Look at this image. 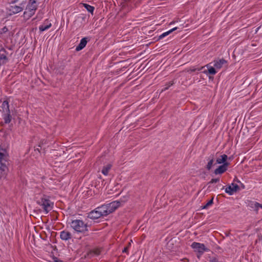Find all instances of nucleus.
Masks as SVG:
<instances>
[{"mask_svg":"<svg viewBox=\"0 0 262 262\" xmlns=\"http://www.w3.org/2000/svg\"><path fill=\"white\" fill-rule=\"evenodd\" d=\"M2 108L5 113H10L9 102L7 100H4L2 103Z\"/></svg>","mask_w":262,"mask_h":262,"instance_id":"19","label":"nucleus"},{"mask_svg":"<svg viewBox=\"0 0 262 262\" xmlns=\"http://www.w3.org/2000/svg\"><path fill=\"white\" fill-rule=\"evenodd\" d=\"M54 262H63L62 260L56 259L54 260Z\"/></svg>","mask_w":262,"mask_h":262,"instance_id":"34","label":"nucleus"},{"mask_svg":"<svg viewBox=\"0 0 262 262\" xmlns=\"http://www.w3.org/2000/svg\"><path fill=\"white\" fill-rule=\"evenodd\" d=\"M8 31V28L5 26L0 30V34H2Z\"/></svg>","mask_w":262,"mask_h":262,"instance_id":"28","label":"nucleus"},{"mask_svg":"<svg viewBox=\"0 0 262 262\" xmlns=\"http://www.w3.org/2000/svg\"><path fill=\"white\" fill-rule=\"evenodd\" d=\"M35 200L37 204L42 207L46 214L52 209L54 204L49 199L48 196L45 194H41L40 198L35 196Z\"/></svg>","mask_w":262,"mask_h":262,"instance_id":"2","label":"nucleus"},{"mask_svg":"<svg viewBox=\"0 0 262 262\" xmlns=\"http://www.w3.org/2000/svg\"><path fill=\"white\" fill-rule=\"evenodd\" d=\"M219 178L212 179L211 181L208 183L209 184L215 183L219 182Z\"/></svg>","mask_w":262,"mask_h":262,"instance_id":"30","label":"nucleus"},{"mask_svg":"<svg viewBox=\"0 0 262 262\" xmlns=\"http://www.w3.org/2000/svg\"><path fill=\"white\" fill-rule=\"evenodd\" d=\"M1 102V100H0V102Z\"/></svg>","mask_w":262,"mask_h":262,"instance_id":"38","label":"nucleus"},{"mask_svg":"<svg viewBox=\"0 0 262 262\" xmlns=\"http://www.w3.org/2000/svg\"><path fill=\"white\" fill-rule=\"evenodd\" d=\"M120 204L121 203L119 201H114L98 207L97 209L99 211V213L102 214V216H106L117 209L120 206Z\"/></svg>","mask_w":262,"mask_h":262,"instance_id":"3","label":"nucleus"},{"mask_svg":"<svg viewBox=\"0 0 262 262\" xmlns=\"http://www.w3.org/2000/svg\"><path fill=\"white\" fill-rule=\"evenodd\" d=\"M126 1H129L130 0H126Z\"/></svg>","mask_w":262,"mask_h":262,"instance_id":"37","label":"nucleus"},{"mask_svg":"<svg viewBox=\"0 0 262 262\" xmlns=\"http://www.w3.org/2000/svg\"><path fill=\"white\" fill-rule=\"evenodd\" d=\"M102 216V214L99 213V211L96 208L94 210L91 211L88 214V217L91 219H98Z\"/></svg>","mask_w":262,"mask_h":262,"instance_id":"12","label":"nucleus"},{"mask_svg":"<svg viewBox=\"0 0 262 262\" xmlns=\"http://www.w3.org/2000/svg\"><path fill=\"white\" fill-rule=\"evenodd\" d=\"M14 1L17 2L18 0H13Z\"/></svg>","mask_w":262,"mask_h":262,"instance_id":"36","label":"nucleus"},{"mask_svg":"<svg viewBox=\"0 0 262 262\" xmlns=\"http://www.w3.org/2000/svg\"><path fill=\"white\" fill-rule=\"evenodd\" d=\"M248 206L256 211H257L259 208H262V205L256 202H250Z\"/></svg>","mask_w":262,"mask_h":262,"instance_id":"16","label":"nucleus"},{"mask_svg":"<svg viewBox=\"0 0 262 262\" xmlns=\"http://www.w3.org/2000/svg\"><path fill=\"white\" fill-rule=\"evenodd\" d=\"M211 63H209L205 66V67L207 68L208 71H204V73L207 74L208 72L209 74L214 75L217 73V71H216V69L214 67H213L211 66Z\"/></svg>","mask_w":262,"mask_h":262,"instance_id":"17","label":"nucleus"},{"mask_svg":"<svg viewBox=\"0 0 262 262\" xmlns=\"http://www.w3.org/2000/svg\"><path fill=\"white\" fill-rule=\"evenodd\" d=\"M112 165L111 164H108L104 166L101 170L102 173L104 175L107 176L108 173L110 170L112 168Z\"/></svg>","mask_w":262,"mask_h":262,"instance_id":"20","label":"nucleus"},{"mask_svg":"<svg viewBox=\"0 0 262 262\" xmlns=\"http://www.w3.org/2000/svg\"><path fill=\"white\" fill-rule=\"evenodd\" d=\"M87 39L88 38L86 37H84L81 39L80 43L76 48V50L77 51L81 50L86 46L88 42Z\"/></svg>","mask_w":262,"mask_h":262,"instance_id":"15","label":"nucleus"},{"mask_svg":"<svg viewBox=\"0 0 262 262\" xmlns=\"http://www.w3.org/2000/svg\"><path fill=\"white\" fill-rule=\"evenodd\" d=\"M173 81H170V82H168L167 84H166L165 85V86H165L164 88H163V89H162V92H163V91H166V90H168V88H169L170 86H171V85H173Z\"/></svg>","mask_w":262,"mask_h":262,"instance_id":"27","label":"nucleus"},{"mask_svg":"<svg viewBox=\"0 0 262 262\" xmlns=\"http://www.w3.org/2000/svg\"><path fill=\"white\" fill-rule=\"evenodd\" d=\"M229 165V163H224L223 165L220 166L216 168L214 173L215 174H222L227 170V167Z\"/></svg>","mask_w":262,"mask_h":262,"instance_id":"11","label":"nucleus"},{"mask_svg":"<svg viewBox=\"0 0 262 262\" xmlns=\"http://www.w3.org/2000/svg\"><path fill=\"white\" fill-rule=\"evenodd\" d=\"M36 150H37L39 152H40L39 148H37Z\"/></svg>","mask_w":262,"mask_h":262,"instance_id":"35","label":"nucleus"},{"mask_svg":"<svg viewBox=\"0 0 262 262\" xmlns=\"http://www.w3.org/2000/svg\"><path fill=\"white\" fill-rule=\"evenodd\" d=\"M9 161L8 151L0 145V180L7 174Z\"/></svg>","mask_w":262,"mask_h":262,"instance_id":"1","label":"nucleus"},{"mask_svg":"<svg viewBox=\"0 0 262 262\" xmlns=\"http://www.w3.org/2000/svg\"><path fill=\"white\" fill-rule=\"evenodd\" d=\"M7 54L8 52L5 49L2 48L0 50V66L5 64L8 61Z\"/></svg>","mask_w":262,"mask_h":262,"instance_id":"9","label":"nucleus"},{"mask_svg":"<svg viewBox=\"0 0 262 262\" xmlns=\"http://www.w3.org/2000/svg\"><path fill=\"white\" fill-rule=\"evenodd\" d=\"M37 7L38 4L36 0H29L26 10L24 12V17L27 19L31 17L35 14Z\"/></svg>","mask_w":262,"mask_h":262,"instance_id":"5","label":"nucleus"},{"mask_svg":"<svg viewBox=\"0 0 262 262\" xmlns=\"http://www.w3.org/2000/svg\"><path fill=\"white\" fill-rule=\"evenodd\" d=\"M11 116L10 113H6L4 117L5 123L6 124L9 123L11 121Z\"/></svg>","mask_w":262,"mask_h":262,"instance_id":"23","label":"nucleus"},{"mask_svg":"<svg viewBox=\"0 0 262 262\" xmlns=\"http://www.w3.org/2000/svg\"><path fill=\"white\" fill-rule=\"evenodd\" d=\"M208 162L206 165V168L209 170L211 169V168H212V165L213 164V163H214V156L213 155H211L209 158H208Z\"/></svg>","mask_w":262,"mask_h":262,"instance_id":"21","label":"nucleus"},{"mask_svg":"<svg viewBox=\"0 0 262 262\" xmlns=\"http://www.w3.org/2000/svg\"><path fill=\"white\" fill-rule=\"evenodd\" d=\"M60 238L63 241L70 239L72 236L70 232L66 230L62 231L60 234Z\"/></svg>","mask_w":262,"mask_h":262,"instance_id":"13","label":"nucleus"},{"mask_svg":"<svg viewBox=\"0 0 262 262\" xmlns=\"http://www.w3.org/2000/svg\"><path fill=\"white\" fill-rule=\"evenodd\" d=\"M83 5L84 7L88 11L91 13L92 14L93 13V12L95 9L94 7L93 6H92L87 4H83Z\"/></svg>","mask_w":262,"mask_h":262,"instance_id":"24","label":"nucleus"},{"mask_svg":"<svg viewBox=\"0 0 262 262\" xmlns=\"http://www.w3.org/2000/svg\"><path fill=\"white\" fill-rule=\"evenodd\" d=\"M51 26V23L48 19H46L43 24L39 27V30L40 32H43L49 29Z\"/></svg>","mask_w":262,"mask_h":262,"instance_id":"14","label":"nucleus"},{"mask_svg":"<svg viewBox=\"0 0 262 262\" xmlns=\"http://www.w3.org/2000/svg\"><path fill=\"white\" fill-rule=\"evenodd\" d=\"M228 158V156L225 155L223 154L221 155L219 158H217L216 159V163L217 164H224V163H228L226 161Z\"/></svg>","mask_w":262,"mask_h":262,"instance_id":"18","label":"nucleus"},{"mask_svg":"<svg viewBox=\"0 0 262 262\" xmlns=\"http://www.w3.org/2000/svg\"><path fill=\"white\" fill-rule=\"evenodd\" d=\"M177 29V27H175V28H174L169 30L168 31H167L166 32L163 33V34H162L161 35L159 36V39H161L163 38L164 37H165V36H167L170 33H171L173 31L176 30Z\"/></svg>","mask_w":262,"mask_h":262,"instance_id":"22","label":"nucleus"},{"mask_svg":"<svg viewBox=\"0 0 262 262\" xmlns=\"http://www.w3.org/2000/svg\"><path fill=\"white\" fill-rule=\"evenodd\" d=\"M213 198L210 200L203 207V209H206L213 204Z\"/></svg>","mask_w":262,"mask_h":262,"instance_id":"26","label":"nucleus"},{"mask_svg":"<svg viewBox=\"0 0 262 262\" xmlns=\"http://www.w3.org/2000/svg\"><path fill=\"white\" fill-rule=\"evenodd\" d=\"M209 262H219L218 259L216 257H209Z\"/></svg>","mask_w":262,"mask_h":262,"instance_id":"29","label":"nucleus"},{"mask_svg":"<svg viewBox=\"0 0 262 262\" xmlns=\"http://www.w3.org/2000/svg\"><path fill=\"white\" fill-rule=\"evenodd\" d=\"M16 2L11 1L9 2V6L7 7V10L10 15H13L21 12L24 8L25 5L23 3H21L20 6L15 4Z\"/></svg>","mask_w":262,"mask_h":262,"instance_id":"6","label":"nucleus"},{"mask_svg":"<svg viewBox=\"0 0 262 262\" xmlns=\"http://www.w3.org/2000/svg\"><path fill=\"white\" fill-rule=\"evenodd\" d=\"M204 67H202L201 68H196L195 67H191L189 69L187 70L188 72H194L195 71H200Z\"/></svg>","mask_w":262,"mask_h":262,"instance_id":"25","label":"nucleus"},{"mask_svg":"<svg viewBox=\"0 0 262 262\" xmlns=\"http://www.w3.org/2000/svg\"><path fill=\"white\" fill-rule=\"evenodd\" d=\"M194 251L198 253L197 257L199 258L205 251H209V249L206 248L204 244L193 242L191 245Z\"/></svg>","mask_w":262,"mask_h":262,"instance_id":"7","label":"nucleus"},{"mask_svg":"<svg viewBox=\"0 0 262 262\" xmlns=\"http://www.w3.org/2000/svg\"><path fill=\"white\" fill-rule=\"evenodd\" d=\"M239 189L238 185L232 183L230 185L227 186L225 189V192L230 195H232L234 192H236Z\"/></svg>","mask_w":262,"mask_h":262,"instance_id":"8","label":"nucleus"},{"mask_svg":"<svg viewBox=\"0 0 262 262\" xmlns=\"http://www.w3.org/2000/svg\"><path fill=\"white\" fill-rule=\"evenodd\" d=\"M100 250L98 249H94L93 251V252L94 253L95 255H99L100 254Z\"/></svg>","mask_w":262,"mask_h":262,"instance_id":"31","label":"nucleus"},{"mask_svg":"<svg viewBox=\"0 0 262 262\" xmlns=\"http://www.w3.org/2000/svg\"><path fill=\"white\" fill-rule=\"evenodd\" d=\"M71 227L77 233H85L88 231L89 225L81 220H72L70 223Z\"/></svg>","mask_w":262,"mask_h":262,"instance_id":"4","label":"nucleus"},{"mask_svg":"<svg viewBox=\"0 0 262 262\" xmlns=\"http://www.w3.org/2000/svg\"><path fill=\"white\" fill-rule=\"evenodd\" d=\"M213 62V67H214L216 70H219L221 69L224 64H226L227 61L225 59L222 58L214 60Z\"/></svg>","mask_w":262,"mask_h":262,"instance_id":"10","label":"nucleus"},{"mask_svg":"<svg viewBox=\"0 0 262 262\" xmlns=\"http://www.w3.org/2000/svg\"><path fill=\"white\" fill-rule=\"evenodd\" d=\"M128 251V247H126L124 248V249L122 250V252L123 253H126Z\"/></svg>","mask_w":262,"mask_h":262,"instance_id":"33","label":"nucleus"},{"mask_svg":"<svg viewBox=\"0 0 262 262\" xmlns=\"http://www.w3.org/2000/svg\"><path fill=\"white\" fill-rule=\"evenodd\" d=\"M181 261H183V262H189V259L186 258H184L181 259Z\"/></svg>","mask_w":262,"mask_h":262,"instance_id":"32","label":"nucleus"}]
</instances>
